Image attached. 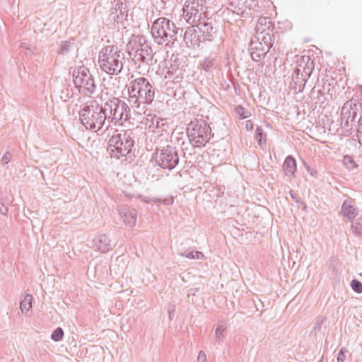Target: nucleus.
Wrapping results in <instances>:
<instances>
[{"instance_id": "1", "label": "nucleus", "mask_w": 362, "mask_h": 362, "mask_svg": "<svg viewBox=\"0 0 362 362\" xmlns=\"http://www.w3.org/2000/svg\"><path fill=\"white\" fill-rule=\"evenodd\" d=\"M129 103L132 107H139L140 104L149 105L154 99L153 86L145 77L131 81L127 86Z\"/></svg>"}, {"instance_id": "2", "label": "nucleus", "mask_w": 362, "mask_h": 362, "mask_svg": "<svg viewBox=\"0 0 362 362\" xmlns=\"http://www.w3.org/2000/svg\"><path fill=\"white\" fill-rule=\"evenodd\" d=\"M134 146V134L132 131L119 132L116 130L108 140L107 150L112 158L119 159L128 156L132 158Z\"/></svg>"}, {"instance_id": "3", "label": "nucleus", "mask_w": 362, "mask_h": 362, "mask_svg": "<svg viewBox=\"0 0 362 362\" xmlns=\"http://www.w3.org/2000/svg\"><path fill=\"white\" fill-rule=\"evenodd\" d=\"M124 60V54L117 45L105 46L98 54L100 69L110 75H117L122 71Z\"/></svg>"}, {"instance_id": "4", "label": "nucleus", "mask_w": 362, "mask_h": 362, "mask_svg": "<svg viewBox=\"0 0 362 362\" xmlns=\"http://www.w3.org/2000/svg\"><path fill=\"white\" fill-rule=\"evenodd\" d=\"M177 28L170 20L160 17L153 21L151 34L155 42L159 45H170L177 40Z\"/></svg>"}, {"instance_id": "5", "label": "nucleus", "mask_w": 362, "mask_h": 362, "mask_svg": "<svg viewBox=\"0 0 362 362\" xmlns=\"http://www.w3.org/2000/svg\"><path fill=\"white\" fill-rule=\"evenodd\" d=\"M186 130L189 141L194 148L205 146L213 136L211 127L204 119L191 121Z\"/></svg>"}, {"instance_id": "6", "label": "nucleus", "mask_w": 362, "mask_h": 362, "mask_svg": "<svg viewBox=\"0 0 362 362\" xmlns=\"http://www.w3.org/2000/svg\"><path fill=\"white\" fill-rule=\"evenodd\" d=\"M102 106L98 103L86 104L79 111L81 123L90 130L99 131L105 124L106 117L104 116Z\"/></svg>"}, {"instance_id": "7", "label": "nucleus", "mask_w": 362, "mask_h": 362, "mask_svg": "<svg viewBox=\"0 0 362 362\" xmlns=\"http://www.w3.org/2000/svg\"><path fill=\"white\" fill-rule=\"evenodd\" d=\"M179 161L178 151L171 145L157 148L151 157V162H154L155 165L168 170L174 169Z\"/></svg>"}, {"instance_id": "8", "label": "nucleus", "mask_w": 362, "mask_h": 362, "mask_svg": "<svg viewBox=\"0 0 362 362\" xmlns=\"http://www.w3.org/2000/svg\"><path fill=\"white\" fill-rule=\"evenodd\" d=\"M74 83L79 91L85 95H92L96 88L95 81L89 69L81 66L73 71Z\"/></svg>"}, {"instance_id": "9", "label": "nucleus", "mask_w": 362, "mask_h": 362, "mask_svg": "<svg viewBox=\"0 0 362 362\" xmlns=\"http://www.w3.org/2000/svg\"><path fill=\"white\" fill-rule=\"evenodd\" d=\"M205 0H187L183 7V15L189 24H196L207 16Z\"/></svg>"}, {"instance_id": "10", "label": "nucleus", "mask_w": 362, "mask_h": 362, "mask_svg": "<svg viewBox=\"0 0 362 362\" xmlns=\"http://www.w3.org/2000/svg\"><path fill=\"white\" fill-rule=\"evenodd\" d=\"M359 107H361V104L356 98H352L344 103L341 110V120L344 127L353 128Z\"/></svg>"}, {"instance_id": "11", "label": "nucleus", "mask_w": 362, "mask_h": 362, "mask_svg": "<svg viewBox=\"0 0 362 362\" xmlns=\"http://www.w3.org/2000/svg\"><path fill=\"white\" fill-rule=\"evenodd\" d=\"M196 26L199 30L202 43L213 42L218 36L217 23L212 18L204 16L200 22L196 23Z\"/></svg>"}, {"instance_id": "12", "label": "nucleus", "mask_w": 362, "mask_h": 362, "mask_svg": "<svg viewBox=\"0 0 362 362\" xmlns=\"http://www.w3.org/2000/svg\"><path fill=\"white\" fill-rule=\"evenodd\" d=\"M119 104H121V99L116 97L109 98L102 106L104 116L107 119H110L112 122L117 123V117H119Z\"/></svg>"}, {"instance_id": "13", "label": "nucleus", "mask_w": 362, "mask_h": 362, "mask_svg": "<svg viewBox=\"0 0 362 362\" xmlns=\"http://www.w3.org/2000/svg\"><path fill=\"white\" fill-rule=\"evenodd\" d=\"M126 3L117 0L115 6L110 10V15L112 16L115 23L117 24L129 23V13Z\"/></svg>"}, {"instance_id": "14", "label": "nucleus", "mask_w": 362, "mask_h": 362, "mask_svg": "<svg viewBox=\"0 0 362 362\" xmlns=\"http://www.w3.org/2000/svg\"><path fill=\"white\" fill-rule=\"evenodd\" d=\"M250 56L253 61L260 62L269 52V47L264 45L262 42L252 39L249 45Z\"/></svg>"}, {"instance_id": "15", "label": "nucleus", "mask_w": 362, "mask_h": 362, "mask_svg": "<svg viewBox=\"0 0 362 362\" xmlns=\"http://www.w3.org/2000/svg\"><path fill=\"white\" fill-rule=\"evenodd\" d=\"M191 25L186 28L183 40L187 47L198 48L202 43V40H201L200 34H197L196 24Z\"/></svg>"}, {"instance_id": "16", "label": "nucleus", "mask_w": 362, "mask_h": 362, "mask_svg": "<svg viewBox=\"0 0 362 362\" xmlns=\"http://www.w3.org/2000/svg\"><path fill=\"white\" fill-rule=\"evenodd\" d=\"M296 57L297 65L293 71H298L299 69L300 72L308 75V76H311L315 69L314 59L308 55L296 56Z\"/></svg>"}, {"instance_id": "17", "label": "nucleus", "mask_w": 362, "mask_h": 362, "mask_svg": "<svg viewBox=\"0 0 362 362\" xmlns=\"http://www.w3.org/2000/svg\"><path fill=\"white\" fill-rule=\"evenodd\" d=\"M310 78V76H308V75L300 72L299 69L298 71H293L290 83V88L293 90L295 93L302 92Z\"/></svg>"}, {"instance_id": "18", "label": "nucleus", "mask_w": 362, "mask_h": 362, "mask_svg": "<svg viewBox=\"0 0 362 362\" xmlns=\"http://www.w3.org/2000/svg\"><path fill=\"white\" fill-rule=\"evenodd\" d=\"M277 36L278 32L275 28H271L270 30L267 29V30H264L262 33L257 32L255 40L259 42H262V44L269 47L270 50L274 45Z\"/></svg>"}, {"instance_id": "19", "label": "nucleus", "mask_w": 362, "mask_h": 362, "mask_svg": "<svg viewBox=\"0 0 362 362\" xmlns=\"http://www.w3.org/2000/svg\"><path fill=\"white\" fill-rule=\"evenodd\" d=\"M110 240L105 234H99L92 241L93 247L103 253L110 251L112 246Z\"/></svg>"}, {"instance_id": "20", "label": "nucleus", "mask_w": 362, "mask_h": 362, "mask_svg": "<svg viewBox=\"0 0 362 362\" xmlns=\"http://www.w3.org/2000/svg\"><path fill=\"white\" fill-rule=\"evenodd\" d=\"M153 57V51L148 45H144L143 47L138 48L134 54V58L145 64H151Z\"/></svg>"}, {"instance_id": "21", "label": "nucleus", "mask_w": 362, "mask_h": 362, "mask_svg": "<svg viewBox=\"0 0 362 362\" xmlns=\"http://www.w3.org/2000/svg\"><path fill=\"white\" fill-rule=\"evenodd\" d=\"M124 223L129 227H134L136 222L137 211L134 209L124 207L119 211Z\"/></svg>"}, {"instance_id": "22", "label": "nucleus", "mask_w": 362, "mask_h": 362, "mask_svg": "<svg viewBox=\"0 0 362 362\" xmlns=\"http://www.w3.org/2000/svg\"><path fill=\"white\" fill-rule=\"evenodd\" d=\"M341 214L346 216L349 221H353L358 214L357 208L354 206L351 202L345 200L341 206Z\"/></svg>"}, {"instance_id": "23", "label": "nucleus", "mask_w": 362, "mask_h": 362, "mask_svg": "<svg viewBox=\"0 0 362 362\" xmlns=\"http://www.w3.org/2000/svg\"><path fill=\"white\" fill-rule=\"evenodd\" d=\"M283 169L286 176H296L295 173L297 169V164L293 156L289 155L286 157L283 163Z\"/></svg>"}, {"instance_id": "24", "label": "nucleus", "mask_w": 362, "mask_h": 362, "mask_svg": "<svg viewBox=\"0 0 362 362\" xmlns=\"http://www.w3.org/2000/svg\"><path fill=\"white\" fill-rule=\"evenodd\" d=\"M120 111L119 112V117H117V123L122 124V121H128L131 118L130 108L129 105L123 100H121L119 104Z\"/></svg>"}, {"instance_id": "25", "label": "nucleus", "mask_w": 362, "mask_h": 362, "mask_svg": "<svg viewBox=\"0 0 362 362\" xmlns=\"http://www.w3.org/2000/svg\"><path fill=\"white\" fill-rule=\"evenodd\" d=\"M177 255L192 259H200L204 257V254L202 252L190 251L189 249H185L181 245L177 248Z\"/></svg>"}, {"instance_id": "26", "label": "nucleus", "mask_w": 362, "mask_h": 362, "mask_svg": "<svg viewBox=\"0 0 362 362\" xmlns=\"http://www.w3.org/2000/svg\"><path fill=\"white\" fill-rule=\"evenodd\" d=\"M275 28L274 23L266 17H260L256 26V31L262 33L264 30Z\"/></svg>"}, {"instance_id": "27", "label": "nucleus", "mask_w": 362, "mask_h": 362, "mask_svg": "<svg viewBox=\"0 0 362 362\" xmlns=\"http://www.w3.org/2000/svg\"><path fill=\"white\" fill-rule=\"evenodd\" d=\"M226 328L227 325L224 321H219L218 322L217 327L215 329V341L216 343H220L221 340L225 337Z\"/></svg>"}, {"instance_id": "28", "label": "nucleus", "mask_w": 362, "mask_h": 362, "mask_svg": "<svg viewBox=\"0 0 362 362\" xmlns=\"http://www.w3.org/2000/svg\"><path fill=\"white\" fill-rule=\"evenodd\" d=\"M255 138L261 148H264L267 144V134L261 127L257 126L255 129Z\"/></svg>"}, {"instance_id": "29", "label": "nucleus", "mask_w": 362, "mask_h": 362, "mask_svg": "<svg viewBox=\"0 0 362 362\" xmlns=\"http://www.w3.org/2000/svg\"><path fill=\"white\" fill-rule=\"evenodd\" d=\"M201 69L206 72H212L216 68V60L213 58L206 57L200 62Z\"/></svg>"}, {"instance_id": "30", "label": "nucleus", "mask_w": 362, "mask_h": 362, "mask_svg": "<svg viewBox=\"0 0 362 362\" xmlns=\"http://www.w3.org/2000/svg\"><path fill=\"white\" fill-rule=\"evenodd\" d=\"M33 296L26 294L20 303V308L22 313L27 312L32 308Z\"/></svg>"}, {"instance_id": "31", "label": "nucleus", "mask_w": 362, "mask_h": 362, "mask_svg": "<svg viewBox=\"0 0 362 362\" xmlns=\"http://www.w3.org/2000/svg\"><path fill=\"white\" fill-rule=\"evenodd\" d=\"M343 164L349 170H354L358 167V165L354 160L353 157L349 155L344 156Z\"/></svg>"}, {"instance_id": "32", "label": "nucleus", "mask_w": 362, "mask_h": 362, "mask_svg": "<svg viewBox=\"0 0 362 362\" xmlns=\"http://www.w3.org/2000/svg\"><path fill=\"white\" fill-rule=\"evenodd\" d=\"M289 194L292 199L297 204L298 208L306 211L307 205L301 200V198L298 195L297 192L294 190H290Z\"/></svg>"}, {"instance_id": "33", "label": "nucleus", "mask_w": 362, "mask_h": 362, "mask_svg": "<svg viewBox=\"0 0 362 362\" xmlns=\"http://www.w3.org/2000/svg\"><path fill=\"white\" fill-rule=\"evenodd\" d=\"M74 46V43L71 41H62L58 50V53L62 55H66Z\"/></svg>"}, {"instance_id": "34", "label": "nucleus", "mask_w": 362, "mask_h": 362, "mask_svg": "<svg viewBox=\"0 0 362 362\" xmlns=\"http://www.w3.org/2000/svg\"><path fill=\"white\" fill-rule=\"evenodd\" d=\"M235 112L239 119H243L249 117L251 114L243 106L238 105L235 108Z\"/></svg>"}, {"instance_id": "35", "label": "nucleus", "mask_w": 362, "mask_h": 362, "mask_svg": "<svg viewBox=\"0 0 362 362\" xmlns=\"http://www.w3.org/2000/svg\"><path fill=\"white\" fill-rule=\"evenodd\" d=\"M64 330L62 327L56 328L52 333L51 339L54 341H59L63 339Z\"/></svg>"}, {"instance_id": "36", "label": "nucleus", "mask_w": 362, "mask_h": 362, "mask_svg": "<svg viewBox=\"0 0 362 362\" xmlns=\"http://www.w3.org/2000/svg\"><path fill=\"white\" fill-rule=\"evenodd\" d=\"M350 286L354 291L357 293H362V283L358 279H354L350 283Z\"/></svg>"}, {"instance_id": "37", "label": "nucleus", "mask_w": 362, "mask_h": 362, "mask_svg": "<svg viewBox=\"0 0 362 362\" xmlns=\"http://www.w3.org/2000/svg\"><path fill=\"white\" fill-rule=\"evenodd\" d=\"M351 229L354 233L362 235V219L354 222L351 225Z\"/></svg>"}, {"instance_id": "38", "label": "nucleus", "mask_w": 362, "mask_h": 362, "mask_svg": "<svg viewBox=\"0 0 362 362\" xmlns=\"http://www.w3.org/2000/svg\"><path fill=\"white\" fill-rule=\"evenodd\" d=\"M356 132L358 143L362 145V115L357 122Z\"/></svg>"}, {"instance_id": "39", "label": "nucleus", "mask_w": 362, "mask_h": 362, "mask_svg": "<svg viewBox=\"0 0 362 362\" xmlns=\"http://www.w3.org/2000/svg\"><path fill=\"white\" fill-rule=\"evenodd\" d=\"M349 351L345 347H341L337 354V362H345L346 359V353Z\"/></svg>"}, {"instance_id": "40", "label": "nucleus", "mask_w": 362, "mask_h": 362, "mask_svg": "<svg viewBox=\"0 0 362 362\" xmlns=\"http://www.w3.org/2000/svg\"><path fill=\"white\" fill-rule=\"evenodd\" d=\"M6 197H1L0 199V213L3 215H6L8 211V208L6 204Z\"/></svg>"}, {"instance_id": "41", "label": "nucleus", "mask_w": 362, "mask_h": 362, "mask_svg": "<svg viewBox=\"0 0 362 362\" xmlns=\"http://www.w3.org/2000/svg\"><path fill=\"white\" fill-rule=\"evenodd\" d=\"M323 94L322 90H315V86L311 90L310 97L314 100H317L316 103L320 100V95Z\"/></svg>"}, {"instance_id": "42", "label": "nucleus", "mask_w": 362, "mask_h": 362, "mask_svg": "<svg viewBox=\"0 0 362 362\" xmlns=\"http://www.w3.org/2000/svg\"><path fill=\"white\" fill-rule=\"evenodd\" d=\"M174 202V199L173 197H167L164 199H158V203H163L165 205H170L173 204Z\"/></svg>"}, {"instance_id": "43", "label": "nucleus", "mask_w": 362, "mask_h": 362, "mask_svg": "<svg viewBox=\"0 0 362 362\" xmlns=\"http://www.w3.org/2000/svg\"><path fill=\"white\" fill-rule=\"evenodd\" d=\"M137 42L140 47H143V45H148L146 37L144 35L137 36Z\"/></svg>"}, {"instance_id": "44", "label": "nucleus", "mask_w": 362, "mask_h": 362, "mask_svg": "<svg viewBox=\"0 0 362 362\" xmlns=\"http://www.w3.org/2000/svg\"><path fill=\"white\" fill-rule=\"evenodd\" d=\"M325 320V319L323 317H319L317 319L316 322L315 324V326H314L315 329L320 330L321 329V326L323 324Z\"/></svg>"}, {"instance_id": "45", "label": "nucleus", "mask_w": 362, "mask_h": 362, "mask_svg": "<svg viewBox=\"0 0 362 362\" xmlns=\"http://www.w3.org/2000/svg\"><path fill=\"white\" fill-rule=\"evenodd\" d=\"M139 199L144 202H146V203H150V202H155V203H158V199L157 198H153V199H150L147 197H144L143 195H140L139 196Z\"/></svg>"}, {"instance_id": "46", "label": "nucleus", "mask_w": 362, "mask_h": 362, "mask_svg": "<svg viewBox=\"0 0 362 362\" xmlns=\"http://www.w3.org/2000/svg\"><path fill=\"white\" fill-rule=\"evenodd\" d=\"M162 122V119H160L159 117H156V116L152 118L151 119V124L149 126L151 127V126L155 127L156 128L160 127V123Z\"/></svg>"}, {"instance_id": "47", "label": "nucleus", "mask_w": 362, "mask_h": 362, "mask_svg": "<svg viewBox=\"0 0 362 362\" xmlns=\"http://www.w3.org/2000/svg\"><path fill=\"white\" fill-rule=\"evenodd\" d=\"M11 159V154L8 152L4 153L1 158V161L4 164H7Z\"/></svg>"}, {"instance_id": "48", "label": "nucleus", "mask_w": 362, "mask_h": 362, "mask_svg": "<svg viewBox=\"0 0 362 362\" xmlns=\"http://www.w3.org/2000/svg\"><path fill=\"white\" fill-rule=\"evenodd\" d=\"M240 3L239 2H236L235 1H233L229 3L228 4V10H231V11H233V9H236L237 8V6H239Z\"/></svg>"}, {"instance_id": "49", "label": "nucleus", "mask_w": 362, "mask_h": 362, "mask_svg": "<svg viewBox=\"0 0 362 362\" xmlns=\"http://www.w3.org/2000/svg\"><path fill=\"white\" fill-rule=\"evenodd\" d=\"M304 165L305 166L307 171L310 173V175L315 176V175L317 174L316 170L312 169L310 166L307 165L305 163H304Z\"/></svg>"}, {"instance_id": "50", "label": "nucleus", "mask_w": 362, "mask_h": 362, "mask_svg": "<svg viewBox=\"0 0 362 362\" xmlns=\"http://www.w3.org/2000/svg\"><path fill=\"white\" fill-rule=\"evenodd\" d=\"M233 13H235L237 15L240 16H244V13H245V11L240 8V7H237L236 9H234L233 11Z\"/></svg>"}, {"instance_id": "51", "label": "nucleus", "mask_w": 362, "mask_h": 362, "mask_svg": "<svg viewBox=\"0 0 362 362\" xmlns=\"http://www.w3.org/2000/svg\"><path fill=\"white\" fill-rule=\"evenodd\" d=\"M257 1L255 0H245L243 4H245L246 7H251L252 4L255 5Z\"/></svg>"}, {"instance_id": "52", "label": "nucleus", "mask_w": 362, "mask_h": 362, "mask_svg": "<svg viewBox=\"0 0 362 362\" xmlns=\"http://www.w3.org/2000/svg\"><path fill=\"white\" fill-rule=\"evenodd\" d=\"M245 128L248 131L252 130L253 129V122L251 120L246 121Z\"/></svg>"}, {"instance_id": "53", "label": "nucleus", "mask_w": 362, "mask_h": 362, "mask_svg": "<svg viewBox=\"0 0 362 362\" xmlns=\"http://www.w3.org/2000/svg\"><path fill=\"white\" fill-rule=\"evenodd\" d=\"M206 358V354H205L204 351H200L199 352V355H198V360L199 361H200V360L205 361Z\"/></svg>"}, {"instance_id": "54", "label": "nucleus", "mask_w": 362, "mask_h": 362, "mask_svg": "<svg viewBox=\"0 0 362 362\" xmlns=\"http://www.w3.org/2000/svg\"><path fill=\"white\" fill-rule=\"evenodd\" d=\"M199 290V288H191L188 291V296L189 295H194L195 292H197Z\"/></svg>"}, {"instance_id": "55", "label": "nucleus", "mask_w": 362, "mask_h": 362, "mask_svg": "<svg viewBox=\"0 0 362 362\" xmlns=\"http://www.w3.org/2000/svg\"><path fill=\"white\" fill-rule=\"evenodd\" d=\"M174 313H175V310L174 309L172 310H168L169 317H170V320L173 319V315H174Z\"/></svg>"}, {"instance_id": "56", "label": "nucleus", "mask_w": 362, "mask_h": 362, "mask_svg": "<svg viewBox=\"0 0 362 362\" xmlns=\"http://www.w3.org/2000/svg\"><path fill=\"white\" fill-rule=\"evenodd\" d=\"M133 21H134L133 14L132 13L129 14V23H127V25H129L131 22H133Z\"/></svg>"}, {"instance_id": "57", "label": "nucleus", "mask_w": 362, "mask_h": 362, "mask_svg": "<svg viewBox=\"0 0 362 362\" xmlns=\"http://www.w3.org/2000/svg\"><path fill=\"white\" fill-rule=\"evenodd\" d=\"M66 91L67 93H66V98L64 99V100H65V101H66V100H67V98H70V97H71V96H69V89H68V88H66Z\"/></svg>"}, {"instance_id": "58", "label": "nucleus", "mask_w": 362, "mask_h": 362, "mask_svg": "<svg viewBox=\"0 0 362 362\" xmlns=\"http://www.w3.org/2000/svg\"><path fill=\"white\" fill-rule=\"evenodd\" d=\"M266 126L269 128H272V125L269 122H266Z\"/></svg>"}, {"instance_id": "59", "label": "nucleus", "mask_w": 362, "mask_h": 362, "mask_svg": "<svg viewBox=\"0 0 362 362\" xmlns=\"http://www.w3.org/2000/svg\"><path fill=\"white\" fill-rule=\"evenodd\" d=\"M323 358H324V356H322L321 357V358H320V361H319V362H323Z\"/></svg>"}, {"instance_id": "60", "label": "nucleus", "mask_w": 362, "mask_h": 362, "mask_svg": "<svg viewBox=\"0 0 362 362\" xmlns=\"http://www.w3.org/2000/svg\"><path fill=\"white\" fill-rule=\"evenodd\" d=\"M21 47L24 48H28L25 44H22Z\"/></svg>"}, {"instance_id": "61", "label": "nucleus", "mask_w": 362, "mask_h": 362, "mask_svg": "<svg viewBox=\"0 0 362 362\" xmlns=\"http://www.w3.org/2000/svg\"><path fill=\"white\" fill-rule=\"evenodd\" d=\"M127 197H131V194H127Z\"/></svg>"}]
</instances>
